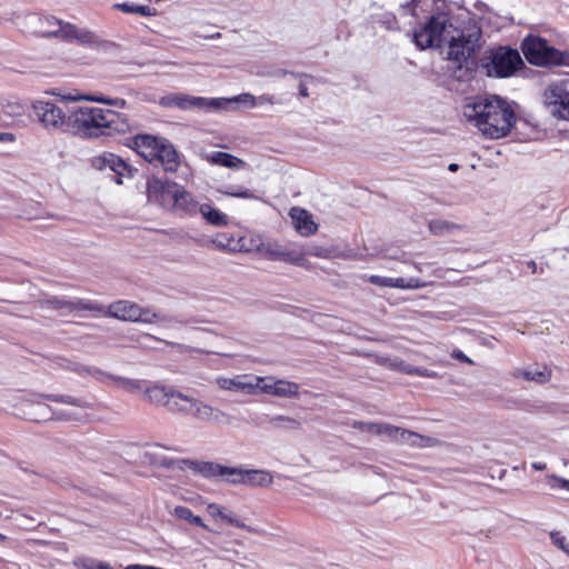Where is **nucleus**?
<instances>
[{"instance_id": "393cba45", "label": "nucleus", "mask_w": 569, "mask_h": 569, "mask_svg": "<svg viewBox=\"0 0 569 569\" xmlns=\"http://www.w3.org/2000/svg\"><path fill=\"white\" fill-rule=\"evenodd\" d=\"M113 8L124 13H134L142 17H153L158 13V10L154 7L149 4H137L134 2H116Z\"/></svg>"}, {"instance_id": "3c124183", "label": "nucleus", "mask_w": 569, "mask_h": 569, "mask_svg": "<svg viewBox=\"0 0 569 569\" xmlns=\"http://www.w3.org/2000/svg\"><path fill=\"white\" fill-rule=\"evenodd\" d=\"M379 23H381L387 30H396L398 28L396 16L390 12L383 13L379 20Z\"/></svg>"}, {"instance_id": "39448f33", "label": "nucleus", "mask_w": 569, "mask_h": 569, "mask_svg": "<svg viewBox=\"0 0 569 569\" xmlns=\"http://www.w3.org/2000/svg\"><path fill=\"white\" fill-rule=\"evenodd\" d=\"M51 23L56 24V29L44 32L47 36H54V39L67 42L76 43L78 46L99 49L104 47L107 43L96 32L81 28L74 23L64 20H50Z\"/></svg>"}, {"instance_id": "8fccbe9b", "label": "nucleus", "mask_w": 569, "mask_h": 569, "mask_svg": "<svg viewBox=\"0 0 569 569\" xmlns=\"http://www.w3.org/2000/svg\"><path fill=\"white\" fill-rule=\"evenodd\" d=\"M287 74H290L295 78H300V79L301 78L311 79V80L313 79V77L310 74L289 71L287 69H277V70L269 72V76L276 77V78H282V77H286Z\"/></svg>"}, {"instance_id": "58836bf2", "label": "nucleus", "mask_w": 569, "mask_h": 569, "mask_svg": "<svg viewBox=\"0 0 569 569\" xmlns=\"http://www.w3.org/2000/svg\"><path fill=\"white\" fill-rule=\"evenodd\" d=\"M101 160L104 167H109L112 171L120 176L123 174V171L127 169L126 162L113 153H106Z\"/></svg>"}, {"instance_id": "9d476101", "label": "nucleus", "mask_w": 569, "mask_h": 569, "mask_svg": "<svg viewBox=\"0 0 569 569\" xmlns=\"http://www.w3.org/2000/svg\"><path fill=\"white\" fill-rule=\"evenodd\" d=\"M46 305L51 309H67L68 311H91V312H101L103 310V306L97 301L87 300V299H68L66 297H50L46 300Z\"/></svg>"}, {"instance_id": "a211bd4d", "label": "nucleus", "mask_w": 569, "mask_h": 569, "mask_svg": "<svg viewBox=\"0 0 569 569\" xmlns=\"http://www.w3.org/2000/svg\"><path fill=\"white\" fill-rule=\"evenodd\" d=\"M183 463L193 472L208 479H222L224 466L212 461L183 460Z\"/></svg>"}, {"instance_id": "c9c22d12", "label": "nucleus", "mask_w": 569, "mask_h": 569, "mask_svg": "<svg viewBox=\"0 0 569 569\" xmlns=\"http://www.w3.org/2000/svg\"><path fill=\"white\" fill-rule=\"evenodd\" d=\"M162 320H164V317L157 313L153 309L142 308L138 305V310L136 312L133 322L154 323Z\"/></svg>"}, {"instance_id": "473e14b6", "label": "nucleus", "mask_w": 569, "mask_h": 569, "mask_svg": "<svg viewBox=\"0 0 569 569\" xmlns=\"http://www.w3.org/2000/svg\"><path fill=\"white\" fill-rule=\"evenodd\" d=\"M459 229V226L442 219H433L429 222V230L435 236H443Z\"/></svg>"}, {"instance_id": "5fc2aeb1", "label": "nucleus", "mask_w": 569, "mask_h": 569, "mask_svg": "<svg viewBox=\"0 0 569 569\" xmlns=\"http://www.w3.org/2000/svg\"><path fill=\"white\" fill-rule=\"evenodd\" d=\"M451 357L453 359H457V360L466 362V363H470V365L473 363L472 360L468 356H466L461 350H458V349L452 351Z\"/></svg>"}, {"instance_id": "423d86ee", "label": "nucleus", "mask_w": 569, "mask_h": 569, "mask_svg": "<svg viewBox=\"0 0 569 569\" xmlns=\"http://www.w3.org/2000/svg\"><path fill=\"white\" fill-rule=\"evenodd\" d=\"M549 112L562 120H569V79L550 83L543 93Z\"/></svg>"}, {"instance_id": "bf43d9fd", "label": "nucleus", "mask_w": 569, "mask_h": 569, "mask_svg": "<svg viewBox=\"0 0 569 569\" xmlns=\"http://www.w3.org/2000/svg\"><path fill=\"white\" fill-rule=\"evenodd\" d=\"M531 466L535 470L539 471L545 470L547 468L545 462H533Z\"/></svg>"}, {"instance_id": "72a5a7b5", "label": "nucleus", "mask_w": 569, "mask_h": 569, "mask_svg": "<svg viewBox=\"0 0 569 569\" xmlns=\"http://www.w3.org/2000/svg\"><path fill=\"white\" fill-rule=\"evenodd\" d=\"M179 519L186 520L194 526L209 530L208 526L199 516L193 515L192 510L184 506H177L173 511Z\"/></svg>"}, {"instance_id": "412c9836", "label": "nucleus", "mask_w": 569, "mask_h": 569, "mask_svg": "<svg viewBox=\"0 0 569 569\" xmlns=\"http://www.w3.org/2000/svg\"><path fill=\"white\" fill-rule=\"evenodd\" d=\"M73 372L78 373L79 376L89 375L93 377L97 381L103 383V385H116V379L118 376L106 372L97 367H87L73 363L70 368Z\"/></svg>"}, {"instance_id": "bb28decb", "label": "nucleus", "mask_w": 569, "mask_h": 569, "mask_svg": "<svg viewBox=\"0 0 569 569\" xmlns=\"http://www.w3.org/2000/svg\"><path fill=\"white\" fill-rule=\"evenodd\" d=\"M172 389H168L163 386L154 385L152 387L144 388V395L149 399L150 402L167 407V401L172 393Z\"/></svg>"}, {"instance_id": "c85d7f7f", "label": "nucleus", "mask_w": 569, "mask_h": 569, "mask_svg": "<svg viewBox=\"0 0 569 569\" xmlns=\"http://www.w3.org/2000/svg\"><path fill=\"white\" fill-rule=\"evenodd\" d=\"M214 100H222L219 106V110L228 109L230 104H243L249 109L256 108V97L248 92L231 98H214Z\"/></svg>"}, {"instance_id": "37998d69", "label": "nucleus", "mask_w": 569, "mask_h": 569, "mask_svg": "<svg viewBox=\"0 0 569 569\" xmlns=\"http://www.w3.org/2000/svg\"><path fill=\"white\" fill-rule=\"evenodd\" d=\"M401 371L411 375V376H418V377H425V378H438V373L433 370H429L422 367H417L412 365H403L401 367Z\"/></svg>"}, {"instance_id": "69168bd1", "label": "nucleus", "mask_w": 569, "mask_h": 569, "mask_svg": "<svg viewBox=\"0 0 569 569\" xmlns=\"http://www.w3.org/2000/svg\"><path fill=\"white\" fill-rule=\"evenodd\" d=\"M3 540H6V536L0 533V541H3Z\"/></svg>"}, {"instance_id": "a878e982", "label": "nucleus", "mask_w": 569, "mask_h": 569, "mask_svg": "<svg viewBox=\"0 0 569 569\" xmlns=\"http://www.w3.org/2000/svg\"><path fill=\"white\" fill-rule=\"evenodd\" d=\"M199 212L210 224L214 227H224L228 224V216L208 203L201 204L199 207Z\"/></svg>"}, {"instance_id": "f257e3e1", "label": "nucleus", "mask_w": 569, "mask_h": 569, "mask_svg": "<svg viewBox=\"0 0 569 569\" xmlns=\"http://www.w3.org/2000/svg\"><path fill=\"white\" fill-rule=\"evenodd\" d=\"M449 19L445 14L432 16L417 27L412 34L416 46L421 49L440 48L448 41L447 57L449 72L453 80L470 82L478 70L490 78H509L516 73L523 61L516 49L499 47L486 53L479 61L476 54L480 49L481 30L477 27L458 36H450Z\"/></svg>"}, {"instance_id": "a18cd8bd", "label": "nucleus", "mask_w": 569, "mask_h": 569, "mask_svg": "<svg viewBox=\"0 0 569 569\" xmlns=\"http://www.w3.org/2000/svg\"><path fill=\"white\" fill-rule=\"evenodd\" d=\"M52 415L53 416L51 419L60 420V421H83L84 420L83 416L71 412V411H66V410H58V411L52 412Z\"/></svg>"}, {"instance_id": "052dcab7", "label": "nucleus", "mask_w": 569, "mask_h": 569, "mask_svg": "<svg viewBox=\"0 0 569 569\" xmlns=\"http://www.w3.org/2000/svg\"><path fill=\"white\" fill-rule=\"evenodd\" d=\"M527 267L531 270L532 273L537 272V263L533 260L528 261Z\"/></svg>"}, {"instance_id": "4d7b16f0", "label": "nucleus", "mask_w": 569, "mask_h": 569, "mask_svg": "<svg viewBox=\"0 0 569 569\" xmlns=\"http://www.w3.org/2000/svg\"><path fill=\"white\" fill-rule=\"evenodd\" d=\"M299 97H301V98L309 97V90L302 81L299 83Z\"/></svg>"}, {"instance_id": "6e6d98bb", "label": "nucleus", "mask_w": 569, "mask_h": 569, "mask_svg": "<svg viewBox=\"0 0 569 569\" xmlns=\"http://www.w3.org/2000/svg\"><path fill=\"white\" fill-rule=\"evenodd\" d=\"M14 136L10 132H0V142H12Z\"/></svg>"}, {"instance_id": "f3484780", "label": "nucleus", "mask_w": 569, "mask_h": 569, "mask_svg": "<svg viewBox=\"0 0 569 569\" xmlns=\"http://www.w3.org/2000/svg\"><path fill=\"white\" fill-rule=\"evenodd\" d=\"M289 214L297 231L301 236H310L317 231L318 226L315 223L311 214L307 210L299 207H293L290 209Z\"/></svg>"}, {"instance_id": "864d4df0", "label": "nucleus", "mask_w": 569, "mask_h": 569, "mask_svg": "<svg viewBox=\"0 0 569 569\" xmlns=\"http://www.w3.org/2000/svg\"><path fill=\"white\" fill-rule=\"evenodd\" d=\"M209 510L212 516L219 517L221 520L223 519V516H226V509L219 505L212 503L209 506Z\"/></svg>"}, {"instance_id": "4c0bfd02", "label": "nucleus", "mask_w": 569, "mask_h": 569, "mask_svg": "<svg viewBox=\"0 0 569 569\" xmlns=\"http://www.w3.org/2000/svg\"><path fill=\"white\" fill-rule=\"evenodd\" d=\"M276 381L277 379L274 377H260L254 376L253 377V383H257V393H266L276 396Z\"/></svg>"}, {"instance_id": "ddd939ff", "label": "nucleus", "mask_w": 569, "mask_h": 569, "mask_svg": "<svg viewBox=\"0 0 569 569\" xmlns=\"http://www.w3.org/2000/svg\"><path fill=\"white\" fill-rule=\"evenodd\" d=\"M217 385L224 390L242 391L247 395H257V383H253V377L239 375L234 378L219 377Z\"/></svg>"}, {"instance_id": "20e7f679", "label": "nucleus", "mask_w": 569, "mask_h": 569, "mask_svg": "<svg viewBox=\"0 0 569 569\" xmlns=\"http://www.w3.org/2000/svg\"><path fill=\"white\" fill-rule=\"evenodd\" d=\"M521 50L527 61L533 66H569V53L550 47L540 37L528 36L525 38Z\"/></svg>"}, {"instance_id": "7c9ffc66", "label": "nucleus", "mask_w": 569, "mask_h": 569, "mask_svg": "<svg viewBox=\"0 0 569 569\" xmlns=\"http://www.w3.org/2000/svg\"><path fill=\"white\" fill-rule=\"evenodd\" d=\"M244 473H246V469L242 467L224 466L221 480L229 485H234V486L244 485V482H246Z\"/></svg>"}, {"instance_id": "9b49d317", "label": "nucleus", "mask_w": 569, "mask_h": 569, "mask_svg": "<svg viewBox=\"0 0 569 569\" xmlns=\"http://www.w3.org/2000/svg\"><path fill=\"white\" fill-rule=\"evenodd\" d=\"M163 138L151 134H136L128 139L127 146L133 149L139 156L148 162H153L157 150Z\"/></svg>"}, {"instance_id": "dca6fc26", "label": "nucleus", "mask_w": 569, "mask_h": 569, "mask_svg": "<svg viewBox=\"0 0 569 569\" xmlns=\"http://www.w3.org/2000/svg\"><path fill=\"white\" fill-rule=\"evenodd\" d=\"M138 310V305L128 301V300H119L111 303L107 310H102L101 312L107 317H112L122 321H134L136 312Z\"/></svg>"}, {"instance_id": "5701e85b", "label": "nucleus", "mask_w": 569, "mask_h": 569, "mask_svg": "<svg viewBox=\"0 0 569 569\" xmlns=\"http://www.w3.org/2000/svg\"><path fill=\"white\" fill-rule=\"evenodd\" d=\"M433 441L435 440L430 437H425L403 428H399L398 437H396L395 440L397 443L409 445L418 448L429 447Z\"/></svg>"}, {"instance_id": "e2e57ef3", "label": "nucleus", "mask_w": 569, "mask_h": 569, "mask_svg": "<svg viewBox=\"0 0 569 569\" xmlns=\"http://www.w3.org/2000/svg\"><path fill=\"white\" fill-rule=\"evenodd\" d=\"M413 267L418 270V271H422V264L421 263H415Z\"/></svg>"}, {"instance_id": "7ed1b4c3", "label": "nucleus", "mask_w": 569, "mask_h": 569, "mask_svg": "<svg viewBox=\"0 0 569 569\" xmlns=\"http://www.w3.org/2000/svg\"><path fill=\"white\" fill-rule=\"evenodd\" d=\"M463 117L489 139L508 136L517 120L512 104L496 94L467 99L463 104Z\"/></svg>"}, {"instance_id": "6e6552de", "label": "nucleus", "mask_w": 569, "mask_h": 569, "mask_svg": "<svg viewBox=\"0 0 569 569\" xmlns=\"http://www.w3.org/2000/svg\"><path fill=\"white\" fill-rule=\"evenodd\" d=\"M221 101L214 100V98L194 97L187 93H169L163 96L159 103L164 108H178L180 110H219Z\"/></svg>"}, {"instance_id": "a19ab883", "label": "nucleus", "mask_w": 569, "mask_h": 569, "mask_svg": "<svg viewBox=\"0 0 569 569\" xmlns=\"http://www.w3.org/2000/svg\"><path fill=\"white\" fill-rule=\"evenodd\" d=\"M520 377L526 380L539 383L547 382L550 379V371L548 370H522L519 372Z\"/></svg>"}, {"instance_id": "cd10ccee", "label": "nucleus", "mask_w": 569, "mask_h": 569, "mask_svg": "<svg viewBox=\"0 0 569 569\" xmlns=\"http://www.w3.org/2000/svg\"><path fill=\"white\" fill-rule=\"evenodd\" d=\"M207 160L212 163L224 168H236L242 160L222 151H214L207 156Z\"/></svg>"}, {"instance_id": "0eeeda50", "label": "nucleus", "mask_w": 569, "mask_h": 569, "mask_svg": "<svg viewBox=\"0 0 569 569\" xmlns=\"http://www.w3.org/2000/svg\"><path fill=\"white\" fill-rule=\"evenodd\" d=\"M259 252L270 261H282L295 266H303L306 256H321L312 250H298L288 246H282L276 241L261 243Z\"/></svg>"}, {"instance_id": "2f4dec72", "label": "nucleus", "mask_w": 569, "mask_h": 569, "mask_svg": "<svg viewBox=\"0 0 569 569\" xmlns=\"http://www.w3.org/2000/svg\"><path fill=\"white\" fill-rule=\"evenodd\" d=\"M39 397L44 398L47 400L53 402H60L64 405H70L79 408H89L90 403L82 398H76L69 395H40Z\"/></svg>"}, {"instance_id": "f8f14e48", "label": "nucleus", "mask_w": 569, "mask_h": 569, "mask_svg": "<svg viewBox=\"0 0 569 569\" xmlns=\"http://www.w3.org/2000/svg\"><path fill=\"white\" fill-rule=\"evenodd\" d=\"M170 209L179 214L192 216L198 210V202L193 196L187 191L182 186L178 184L172 194V202Z\"/></svg>"}, {"instance_id": "c03bdc74", "label": "nucleus", "mask_w": 569, "mask_h": 569, "mask_svg": "<svg viewBox=\"0 0 569 569\" xmlns=\"http://www.w3.org/2000/svg\"><path fill=\"white\" fill-rule=\"evenodd\" d=\"M83 99H86L88 101H94V102H100V103H104V104H110V106H113V107L120 108V109H123L127 107V101L122 98L111 99V98H108L104 96H86Z\"/></svg>"}, {"instance_id": "2eb2a0df", "label": "nucleus", "mask_w": 569, "mask_h": 569, "mask_svg": "<svg viewBox=\"0 0 569 569\" xmlns=\"http://www.w3.org/2000/svg\"><path fill=\"white\" fill-rule=\"evenodd\" d=\"M369 282L379 287L400 288V289H420L426 287V283L418 278H389L372 274L369 277Z\"/></svg>"}, {"instance_id": "680f3d73", "label": "nucleus", "mask_w": 569, "mask_h": 569, "mask_svg": "<svg viewBox=\"0 0 569 569\" xmlns=\"http://www.w3.org/2000/svg\"><path fill=\"white\" fill-rule=\"evenodd\" d=\"M448 169H449V171H451V172H456V171H458V169H459V164H457V163H450V164H449V167H448Z\"/></svg>"}, {"instance_id": "b1692460", "label": "nucleus", "mask_w": 569, "mask_h": 569, "mask_svg": "<svg viewBox=\"0 0 569 569\" xmlns=\"http://www.w3.org/2000/svg\"><path fill=\"white\" fill-rule=\"evenodd\" d=\"M244 486L251 487H268L273 482V476L268 470L262 469H246Z\"/></svg>"}, {"instance_id": "79ce46f5", "label": "nucleus", "mask_w": 569, "mask_h": 569, "mask_svg": "<svg viewBox=\"0 0 569 569\" xmlns=\"http://www.w3.org/2000/svg\"><path fill=\"white\" fill-rule=\"evenodd\" d=\"M222 192L227 196L234 198L258 199V197L254 194L252 190L243 187L228 186L226 187V190H223Z\"/></svg>"}, {"instance_id": "1a4fd4ad", "label": "nucleus", "mask_w": 569, "mask_h": 569, "mask_svg": "<svg viewBox=\"0 0 569 569\" xmlns=\"http://www.w3.org/2000/svg\"><path fill=\"white\" fill-rule=\"evenodd\" d=\"M177 187L178 183L173 181L161 180L157 177L148 178L146 183L148 202L170 208Z\"/></svg>"}, {"instance_id": "f704fd0d", "label": "nucleus", "mask_w": 569, "mask_h": 569, "mask_svg": "<svg viewBox=\"0 0 569 569\" xmlns=\"http://www.w3.org/2000/svg\"><path fill=\"white\" fill-rule=\"evenodd\" d=\"M269 423L273 428L288 429V430H296V429H300V427H301V423L297 419L289 417V416H283V415H278V416L271 417L269 419Z\"/></svg>"}, {"instance_id": "6ab92c4d", "label": "nucleus", "mask_w": 569, "mask_h": 569, "mask_svg": "<svg viewBox=\"0 0 569 569\" xmlns=\"http://www.w3.org/2000/svg\"><path fill=\"white\" fill-rule=\"evenodd\" d=\"M49 20H59L53 16H41L31 13L27 16V24L32 28V32L41 38L54 39V36H47L44 32L54 30L56 24L49 22Z\"/></svg>"}, {"instance_id": "f03ea898", "label": "nucleus", "mask_w": 569, "mask_h": 569, "mask_svg": "<svg viewBox=\"0 0 569 569\" xmlns=\"http://www.w3.org/2000/svg\"><path fill=\"white\" fill-rule=\"evenodd\" d=\"M32 111L47 129L70 131L89 138L126 133L136 129L127 116L109 109L80 107L66 113L54 103L39 100L32 103Z\"/></svg>"}, {"instance_id": "09e8293b", "label": "nucleus", "mask_w": 569, "mask_h": 569, "mask_svg": "<svg viewBox=\"0 0 569 569\" xmlns=\"http://www.w3.org/2000/svg\"><path fill=\"white\" fill-rule=\"evenodd\" d=\"M552 545L569 555V546L566 542V537L557 530L549 533Z\"/></svg>"}, {"instance_id": "4468645a", "label": "nucleus", "mask_w": 569, "mask_h": 569, "mask_svg": "<svg viewBox=\"0 0 569 569\" xmlns=\"http://www.w3.org/2000/svg\"><path fill=\"white\" fill-rule=\"evenodd\" d=\"M154 161H158L166 171L173 172L179 167V156L173 144L167 139H162L157 150Z\"/></svg>"}, {"instance_id": "49530a36", "label": "nucleus", "mask_w": 569, "mask_h": 569, "mask_svg": "<svg viewBox=\"0 0 569 569\" xmlns=\"http://www.w3.org/2000/svg\"><path fill=\"white\" fill-rule=\"evenodd\" d=\"M546 480H547V485L551 489H563V490L569 491V480H567L565 478L551 475V476H547Z\"/></svg>"}, {"instance_id": "aec40b11", "label": "nucleus", "mask_w": 569, "mask_h": 569, "mask_svg": "<svg viewBox=\"0 0 569 569\" xmlns=\"http://www.w3.org/2000/svg\"><path fill=\"white\" fill-rule=\"evenodd\" d=\"M191 416H193L197 419L200 420H214V421H222L223 418L227 417V415L217 409L211 407L208 403H204L196 398H193L191 403Z\"/></svg>"}, {"instance_id": "0e129e2a", "label": "nucleus", "mask_w": 569, "mask_h": 569, "mask_svg": "<svg viewBox=\"0 0 569 569\" xmlns=\"http://www.w3.org/2000/svg\"><path fill=\"white\" fill-rule=\"evenodd\" d=\"M83 568H84V569H94L92 566L87 565V563H83Z\"/></svg>"}, {"instance_id": "13d9d810", "label": "nucleus", "mask_w": 569, "mask_h": 569, "mask_svg": "<svg viewBox=\"0 0 569 569\" xmlns=\"http://www.w3.org/2000/svg\"><path fill=\"white\" fill-rule=\"evenodd\" d=\"M0 569H19L16 563L8 565L0 559Z\"/></svg>"}, {"instance_id": "603ef678", "label": "nucleus", "mask_w": 569, "mask_h": 569, "mask_svg": "<svg viewBox=\"0 0 569 569\" xmlns=\"http://www.w3.org/2000/svg\"><path fill=\"white\" fill-rule=\"evenodd\" d=\"M276 103L274 97L271 94H261L259 97H256V107L263 106V104H273Z\"/></svg>"}, {"instance_id": "4be33fe9", "label": "nucleus", "mask_w": 569, "mask_h": 569, "mask_svg": "<svg viewBox=\"0 0 569 569\" xmlns=\"http://www.w3.org/2000/svg\"><path fill=\"white\" fill-rule=\"evenodd\" d=\"M192 400L193 397L173 390L172 393L170 395L169 400L167 401L166 408L170 412L190 415Z\"/></svg>"}, {"instance_id": "c756f323", "label": "nucleus", "mask_w": 569, "mask_h": 569, "mask_svg": "<svg viewBox=\"0 0 569 569\" xmlns=\"http://www.w3.org/2000/svg\"><path fill=\"white\" fill-rule=\"evenodd\" d=\"M299 385L293 381L277 379L276 381V397L280 398H297L299 396Z\"/></svg>"}, {"instance_id": "ea45409f", "label": "nucleus", "mask_w": 569, "mask_h": 569, "mask_svg": "<svg viewBox=\"0 0 569 569\" xmlns=\"http://www.w3.org/2000/svg\"><path fill=\"white\" fill-rule=\"evenodd\" d=\"M400 427H396L389 423H370L369 430L377 433L387 436L390 440L395 441L398 437Z\"/></svg>"}, {"instance_id": "e433bc0d", "label": "nucleus", "mask_w": 569, "mask_h": 569, "mask_svg": "<svg viewBox=\"0 0 569 569\" xmlns=\"http://www.w3.org/2000/svg\"><path fill=\"white\" fill-rule=\"evenodd\" d=\"M116 385L129 393L144 391V381L118 376Z\"/></svg>"}, {"instance_id": "de8ad7c7", "label": "nucleus", "mask_w": 569, "mask_h": 569, "mask_svg": "<svg viewBox=\"0 0 569 569\" xmlns=\"http://www.w3.org/2000/svg\"><path fill=\"white\" fill-rule=\"evenodd\" d=\"M222 520L226 521L229 525L236 526V527H238L240 529H244L248 532H251V533H257L258 532V529L246 525L243 521L239 520L237 517H234L230 512H227L226 516H223Z\"/></svg>"}]
</instances>
